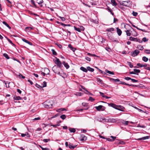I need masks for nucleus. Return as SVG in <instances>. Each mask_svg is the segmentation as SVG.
Returning <instances> with one entry per match:
<instances>
[{"mask_svg":"<svg viewBox=\"0 0 150 150\" xmlns=\"http://www.w3.org/2000/svg\"><path fill=\"white\" fill-rule=\"evenodd\" d=\"M108 9L109 11L111 13V14H112V15H114V13L112 12V10L110 9L109 7H108Z\"/></svg>","mask_w":150,"mask_h":150,"instance_id":"79ce46f5","label":"nucleus"},{"mask_svg":"<svg viewBox=\"0 0 150 150\" xmlns=\"http://www.w3.org/2000/svg\"><path fill=\"white\" fill-rule=\"evenodd\" d=\"M139 51L138 50H135L131 53L132 56L133 57L136 56L139 54Z\"/></svg>","mask_w":150,"mask_h":150,"instance_id":"423d86ee","label":"nucleus"},{"mask_svg":"<svg viewBox=\"0 0 150 150\" xmlns=\"http://www.w3.org/2000/svg\"><path fill=\"white\" fill-rule=\"evenodd\" d=\"M124 109L125 108L124 107L120 105H118L117 110L122 111H124Z\"/></svg>","mask_w":150,"mask_h":150,"instance_id":"9b49d317","label":"nucleus"},{"mask_svg":"<svg viewBox=\"0 0 150 150\" xmlns=\"http://www.w3.org/2000/svg\"><path fill=\"white\" fill-rule=\"evenodd\" d=\"M50 141V139H43V141L44 142H46V143L48 141Z\"/></svg>","mask_w":150,"mask_h":150,"instance_id":"bf43d9fd","label":"nucleus"},{"mask_svg":"<svg viewBox=\"0 0 150 150\" xmlns=\"http://www.w3.org/2000/svg\"><path fill=\"white\" fill-rule=\"evenodd\" d=\"M3 56L5 57L7 59H9V57H8V55L6 53H4L3 54Z\"/></svg>","mask_w":150,"mask_h":150,"instance_id":"c9c22d12","label":"nucleus"},{"mask_svg":"<svg viewBox=\"0 0 150 150\" xmlns=\"http://www.w3.org/2000/svg\"><path fill=\"white\" fill-rule=\"evenodd\" d=\"M67 111V110L65 108H61L56 110V111L58 112H59L61 111Z\"/></svg>","mask_w":150,"mask_h":150,"instance_id":"f3484780","label":"nucleus"},{"mask_svg":"<svg viewBox=\"0 0 150 150\" xmlns=\"http://www.w3.org/2000/svg\"><path fill=\"white\" fill-rule=\"evenodd\" d=\"M51 51H52V53L53 55H57V53L56 52V51H55L54 50L52 49Z\"/></svg>","mask_w":150,"mask_h":150,"instance_id":"37998d69","label":"nucleus"},{"mask_svg":"<svg viewBox=\"0 0 150 150\" xmlns=\"http://www.w3.org/2000/svg\"><path fill=\"white\" fill-rule=\"evenodd\" d=\"M137 48L140 50H142L144 49L143 47L141 45H138Z\"/></svg>","mask_w":150,"mask_h":150,"instance_id":"5701e85b","label":"nucleus"},{"mask_svg":"<svg viewBox=\"0 0 150 150\" xmlns=\"http://www.w3.org/2000/svg\"><path fill=\"white\" fill-rule=\"evenodd\" d=\"M83 94V93L81 92H77L74 94V95L77 96H81Z\"/></svg>","mask_w":150,"mask_h":150,"instance_id":"cd10ccee","label":"nucleus"},{"mask_svg":"<svg viewBox=\"0 0 150 150\" xmlns=\"http://www.w3.org/2000/svg\"><path fill=\"white\" fill-rule=\"evenodd\" d=\"M149 138V137L148 136H146V137H143L141 138H139V139H138L139 140H144L146 139H148Z\"/></svg>","mask_w":150,"mask_h":150,"instance_id":"a878e982","label":"nucleus"},{"mask_svg":"<svg viewBox=\"0 0 150 150\" xmlns=\"http://www.w3.org/2000/svg\"><path fill=\"white\" fill-rule=\"evenodd\" d=\"M119 82H120V83H119V84H123V85H125L128 86H136V87L137 86H136L135 85H133V84H127L124 82H123L122 81H119Z\"/></svg>","mask_w":150,"mask_h":150,"instance_id":"0eeeda50","label":"nucleus"},{"mask_svg":"<svg viewBox=\"0 0 150 150\" xmlns=\"http://www.w3.org/2000/svg\"><path fill=\"white\" fill-rule=\"evenodd\" d=\"M74 28L75 30H76L79 32H81L80 29L79 28H77L75 26H74Z\"/></svg>","mask_w":150,"mask_h":150,"instance_id":"e433bc0d","label":"nucleus"},{"mask_svg":"<svg viewBox=\"0 0 150 150\" xmlns=\"http://www.w3.org/2000/svg\"><path fill=\"white\" fill-rule=\"evenodd\" d=\"M129 122L128 121H124L123 123L125 125H127L128 124Z\"/></svg>","mask_w":150,"mask_h":150,"instance_id":"0e129e2a","label":"nucleus"},{"mask_svg":"<svg viewBox=\"0 0 150 150\" xmlns=\"http://www.w3.org/2000/svg\"><path fill=\"white\" fill-rule=\"evenodd\" d=\"M80 69L82 71L86 72H87V68L86 69L83 67H80Z\"/></svg>","mask_w":150,"mask_h":150,"instance_id":"aec40b11","label":"nucleus"},{"mask_svg":"<svg viewBox=\"0 0 150 150\" xmlns=\"http://www.w3.org/2000/svg\"><path fill=\"white\" fill-rule=\"evenodd\" d=\"M99 93L100 94V95L101 96H102L103 97H104V98H105V97H106L104 95V94L103 93L100 92Z\"/></svg>","mask_w":150,"mask_h":150,"instance_id":"69168bd1","label":"nucleus"},{"mask_svg":"<svg viewBox=\"0 0 150 150\" xmlns=\"http://www.w3.org/2000/svg\"><path fill=\"white\" fill-rule=\"evenodd\" d=\"M53 68L54 69H53V70L54 71V72L56 73L57 74H59V71H57V70H59V68H58L56 66H54L53 67Z\"/></svg>","mask_w":150,"mask_h":150,"instance_id":"39448f33","label":"nucleus"},{"mask_svg":"<svg viewBox=\"0 0 150 150\" xmlns=\"http://www.w3.org/2000/svg\"><path fill=\"white\" fill-rule=\"evenodd\" d=\"M81 88L83 89L86 92H88V93H90V92L88 91L83 86H81Z\"/></svg>","mask_w":150,"mask_h":150,"instance_id":"6e6d98bb","label":"nucleus"},{"mask_svg":"<svg viewBox=\"0 0 150 150\" xmlns=\"http://www.w3.org/2000/svg\"><path fill=\"white\" fill-rule=\"evenodd\" d=\"M127 64L129 65L130 68H132L133 67V65L131 64V63L129 62H127Z\"/></svg>","mask_w":150,"mask_h":150,"instance_id":"58836bf2","label":"nucleus"},{"mask_svg":"<svg viewBox=\"0 0 150 150\" xmlns=\"http://www.w3.org/2000/svg\"><path fill=\"white\" fill-rule=\"evenodd\" d=\"M138 127H140L143 128H145L146 127L144 125H138Z\"/></svg>","mask_w":150,"mask_h":150,"instance_id":"338daca9","label":"nucleus"},{"mask_svg":"<svg viewBox=\"0 0 150 150\" xmlns=\"http://www.w3.org/2000/svg\"><path fill=\"white\" fill-rule=\"evenodd\" d=\"M132 14L134 16H136L137 15V13L134 11H133Z\"/></svg>","mask_w":150,"mask_h":150,"instance_id":"052dcab7","label":"nucleus"},{"mask_svg":"<svg viewBox=\"0 0 150 150\" xmlns=\"http://www.w3.org/2000/svg\"><path fill=\"white\" fill-rule=\"evenodd\" d=\"M85 59L86 60L89 62H90L91 60V59L90 58L87 57H85Z\"/></svg>","mask_w":150,"mask_h":150,"instance_id":"13d9d810","label":"nucleus"},{"mask_svg":"<svg viewBox=\"0 0 150 150\" xmlns=\"http://www.w3.org/2000/svg\"><path fill=\"white\" fill-rule=\"evenodd\" d=\"M68 47L71 50H72L74 52L76 50V49L73 47L71 44L69 45Z\"/></svg>","mask_w":150,"mask_h":150,"instance_id":"2eb2a0df","label":"nucleus"},{"mask_svg":"<svg viewBox=\"0 0 150 150\" xmlns=\"http://www.w3.org/2000/svg\"><path fill=\"white\" fill-rule=\"evenodd\" d=\"M148 58L146 57H142V60L144 62H147L148 60Z\"/></svg>","mask_w":150,"mask_h":150,"instance_id":"7c9ffc66","label":"nucleus"},{"mask_svg":"<svg viewBox=\"0 0 150 150\" xmlns=\"http://www.w3.org/2000/svg\"><path fill=\"white\" fill-rule=\"evenodd\" d=\"M125 31L126 33V35L127 36H130L131 35V32L130 30H127Z\"/></svg>","mask_w":150,"mask_h":150,"instance_id":"dca6fc26","label":"nucleus"},{"mask_svg":"<svg viewBox=\"0 0 150 150\" xmlns=\"http://www.w3.org/2000/svg\"><path fill=\"white\" fill-rule=\"evenodd\" d=\"M129 40L131 41L138 42L139 43H142V41H141V40L140 39L137 38H134L132 37H130Z\"/></svg>","mask_w":150,"mask_h":150,"instance_id":"f03ea898","label":"nucleus"},{"mask_svg":"<svg viewBox=\"0 0 150 150\" xmlns=\"http://www.w3.org/2000/svg\"><path fill=\"white\" fill-rule=\"evenodd\" d=\"M76 145H73V144L70 143L69 144V148L71 149L73 148L74 149L75 147H76Z\"/></svg>","mask_w":150,"mask_h":150,"instance_id":"412c9836","label":"nucleus"},{"mask_svg":"<svg viewBox=\"0 0 150 150\" xmlns=\"http://www.w3.org/2000/svg\"><path fill=\"white\" fill-rule=\"evenodd\" d=\"M95 108L98 111H104L105 109V107L103 105H100L98 106L95 107Z\"/></svg>","mask_w":150,"mask_h":150,"instance_id":"20e7f679","label":"nucleus"},{"mask_svg":"<svg viewBox=\"0 0 150 150\" xmlns=\"http://www.w3.org/2000/svg\"><path fill=\"white\" fill-rule=\"evenodd\" d=\"M31 3L33 4V5L34 6V7L35 8L38 7L37 6V5L36 4V1H35L33 0H31Z\"/></svg>","mask_w":150,"mask_h":150,"instance_id":"4be33fe9","label":"nucleus"},{"mask_svg":"<svg viewBox=\"0 0 150 150\" xmlns=\"http://www.w3.org/2000/svg\"><path fill=\"white\" fill-rule=\"evenodd\" d=\"M81 138L80 139V140L81 141H84L85 140H86L87 139V138L85 135L83 134L81 135Z\"/></svg>","mask_w":150,"mask_h":150,"instance_id":"ddd939ff","label":"nucleus"},{"mask_svg":"<svg viewBox=\"0 0 150 150\" xmlns=\"http://www.w3.org/2000/svg\"><path fill=\"white\" fill-rule=\"evenodd\" d=\"M145 52L147 54H150V50H145Z\"/></svg>","mask_w":150,"mask_h":150,"instance_id":"3c124183","label":"nucleus"},{"mask_svg":"<svg viewBox=\"0 0 150 150\" xmlns=\"http://www.w3.org/2000/svg\"><path fill=\"white\" fill-rule=\"evenodd\" d=\"M40 147L41 148L42 150H49V149L48 148H44L41 146H40Z\"/></svg>","mask_w":150,"mask_h":150,"instance_id":"680f3d73","label":"nucleus"},{"mask_svg":"<svg viewBox=\"0 0 150 150\" xmlns=\"http://www.w3.org/2000/svg\"><path fill=\"white\" fill-rule=\"evenodd\" d=\"M131 3L130 1H124L122 2V5L125 6L130 7L132 6Z\"/></svg>","mask_w":150,"mask_h":150,"instance_id":"f257e3e1","label":"nucleus"},{"mask_svg":"<svg viewBox=\"0 0 150 150\" xmlns=\"http://www.w3.org/2000/svg\"><path fill=\"white\" fill-rule=\"evenodd\" d=\"M114 29L113 28H108L106 29V31L110 32L114 31Z\"/></svg>","mask_w":150,"mask_h":150,"instance_id":"a211bd4d","label":"nucleus"},{"mask_svg":"<svg viewBox=\"0 0 150 150\" xmlns=\"http://www.w3.org/2000/svg\"><path fill=\"white\" fill-rule=\"evenodd\" d=\"M117 33L118 35L119 36H120L121 35L122 33L121 30L120 29H119L118 28H117Z\"/></svg>","mask_w":150,"mask_h":150,"instance_id":"6ab92c4d","label":"nucleus"},{"mask_svg":"<svg viewBox=\"0 0 150 150\" xmlns=\"http://www.w3.org/2000/svg\"><path fill=\"white\" fill-rule=\"evenodd\" d=\"M69 129L71 132H76V130L74 128H69Z\"/></svg>","mask_w":150,"mask_h":150,"instance_id":"2f4dec72","label":"nucleus"},{"mask_svg":"<svg viewBox=\"0 0 150 150\" xmlns=\"http://www.w3.org/2000/svg\"><path fill=\"white\" fill-rule=\"evenodd\" d=\"M60 117L62 120H64L66 118V116L65 115H62L60 116Z\"/></svg>","mask_w":150,"mask_h":150,"instance_id":"a18cd8bd","label":"nucleus"},{"mask_svg":"<svg viewBox=\"0 0 150 150\" xmlns=\"http://www.w3.org/2000/svg\"><path fill=\"white\" fill-rule=\"evenodd\" d=\"M60 125L59 123H57L56 125H51V126H53L54 127H56L57 126H59Z\"/></svg>","mask_w":150,"mask_h":150,"instance_id":"8fccbe9b","label":"nucleus"},{"mask_svg":"<svg viewBox=\"0 0 150 150\" xmlns=\"http://www.w3.org/2000/svg\"><path fill=\"white\" fill-rule=\"evenodd\" d=\"M36 2L38 3L40 7H42V5L43 3V0H35Z\"/></svg>","mask_w":150,"mask_h":150,"instance_id":"1a4fd4ad","label":"nucleus"},{"mask_svg":"<svg viewBox=\"0 0 150 150\" xmlns=\"http://www.w3.org/2000/svg\"><path fill=\"white\" fill-rule=\"evenodd\" d=\"M131 79L132 78H130V77H125V79L126 80H127V81H128V80H131Z\"/></svg>","mask_w":150,"mask_h":150,"instance_id":"e2e57ef3","label":"nucleus"},{"mask_svg":"<svg viewBox=\"0 0 150 150\" xmlns=\"http://www.w3.org/2000/svg\"><path fill=\"white\" fill-rule=\"evenodd\" d=\"M110 138L112 139H110V138H107L106 139V140L109 141L110 142H112L115 140V139H116V137H114L113 136H111L110 137Z\"/></svg>","mask_w":150,"mask_h":150,"instance_id":"6e6552de","label":"nucleus"},{"mask_svg":"<svg viewBox=\"0 0 150 150\" xmlns=\"http://www.w3.org/2000/svg\"><path fill=\"white\" fill-rule=\"evenodd\" d=\"M33 29V28L30 27H27L25 28V30L27 31H30Z\"/></svg>","mask_w":150,"mask_h":150,"instance_id":"a19ab883","label":"nucleus"},{"mask_svg":"<svg viewBox=\"0 0 150 150\" xmlns=\"http://www.w3.org/2000/svg\"><path fill=\"white\" fill-rule=\"evenodd\" d=\"M87 55L92 57H97V56L95 54H91L90 53H88Z\"/></svg>","mask_w":150,"mask_h":150,"instance_id":"5fc2aeb1","label":"nucleus"},{"mask_svg":"<svg viewBox=\"0 0 150 150\" xmlns=\"http://www.w3.org/2000/svg\"><path fill=\"white\" fill-rule=\"evenodd\" d=\"M94 100L95 99L92 98L91 97H90L88 99V100L90 101L91 102H93Z\"/></svg>","mask_w":150,"mask_h":150,"instance_id":"09e8293b","label":"nucleus"},{"mask_svg":"<svg viewBox=\"0 0 150 150\" xmlns=\"http://www.w3.org/2000/svg\"><path fill=\"white\" fill-rule=\"evenodd\" d=\"M110 106L114 108L117 110L118 108V105H117L113 103H110L108 104Z\"/></svg>","mask_w":150,"mask_h":150,"instance_id":"9d476101","label":"nucleus"},{"mask_svg":"<svg viewBox=\"0 0 150 150\" xmlns=\"http://www.w3.org/2000/svg\"><path fill=\"white\" fill-rule=\"evenodd\" d=\"M97 81L99 83L102 84L103 82V81L100 79L99 78H97Z\"/></svg>","mask_w":150,"mask_h":150,"instance_id":"4c0bfd02","label":"nucleus"},{"mask_svg":"<svg viewBox=\"0 0 150 150\" xmlns=\"http://www.w3.org/2000/svg\"><path fill=\"white\" fill-rule=\"evenodd\" d=\"M119 144H122V145L125 144V142L122 141H121L120 140V142H119Z\"/></svg>","mask_w":150,"mask_h":150,"instance_id":"864d4df0","label":"nucleus"},{"mask_svg":"<svg viewBox=\"0 0 150 150\" xmlns=\"http://www.w3.org/2000/svg\"><path fill=\"white\" fill-rule=\"evenodd\" d=\"M35 86L36 87H37V88H38L39 89H41V88H42V86H40L37 84V83H36L35 84Z\"/></svg>","mask_w":150,"mask_h":150,"instance_id":"49530a36","label":"nucleus"},{"mask_svg":"<svg viewBox=\"0 0 150 150\" xmlns=\"http://www.w3.org/2000/svg\"><path fill=\"white\" fill-rule=\"evenodd\" d=\"M134 71L135 73V74L138 75V73H139L140 72V70L139 69H134Z\"/></svg>","mask_w":150,"mask_h":150,"instance_id":"bb28decb","label":"nucleus"},{"mask_svg":"<svg viewBox=\"0 0 150 150\" xmlns=\"http://www.w3.org/2000/svg\"><path fill=\"white\" fill-rule=\"evenodd\" d=\"M22 40L25 42L28 43L30 45H32L33 44L31 42L28 41V40L25 39V38H23L22 39Z\"/></svg>","mask_w":150,"mask_h":150,"instance_id":"f8f14e48","label":"nucleus"},{"mask_svg":"<svg viewBox=\"0 0 150 150\" xmlns=\"http://www.w3.org/2000/svg\"><path fill=\"white\" fill-rule=\"evenodd\" d=\"M110 80H112L114 81L115 82H119L120 81V80L119 79H115L113 78H110Z\"/></svg>","mask_w":150,"mask_h":150,"instance_id":"473e14b6","label":"nucleus"},{"mask_svg":"<svg viewBox=\"0 0 150 150\" xmlns=\"http://www.w3.org/2000/svg\"><path fill=\"white\" fill-rule=\"evenodd\" d=\"M87 70H88L90 71L93 72L94 71V69L93 68H91L89 67H87Z\"/></svg>","mask_w":150,"mask_h":150,"instance_id":"393cba45","label":"nucleus"},{"mask_svg":"<svg viewBox=\"0 0 150 150\" xmlns=\"http://www.w3.org/2000/svg\"><path fill=\"white\" fill-rule=\"evenodd\" d=\"M55 63L59 68L62 67V63L59 59L57 58L55 61Z\"/></svg>","mask_w":150,"mask_h":150,"instance_id":"7ed1b4c3","label":"nucleus"},{"mask_svg":"<svg viewBox=\"0 0 150 150\" xmlns=\"http://www.w3.org/2000/svg\"><path fill=\"white\" fill-rule=\"evenodd\" d=\"M7 38V40H8V42L10 43H11L13 46H14L15 45L14 44H13V42H12V41L10 40V39H9L8 38Z\"/></svg>","mask_w":150,"mask_h":150,"instance_id":"c03bdc74","label":"nucleus"},{"mask_svg":"<svg viewBox=\"0 0 150 150\" xmlns=\"http://www.w3.org/2000/svg\"><path fill=\"white\" fill-rule=\"evenodd\" d=\"M105 72H107V73H108L109 74L113 75L114 74V73L113 72L111 71H109L108 70H105Z\"/></svg>","mask_w":150,"mask_h":150,"instance_id":"f704fd0d","label":"nucleus"},{"mask_svg":"<svg viewBox=\"0 0 150 150\" xmlns=\"http://www.w3.org/2000/svg\"><path fill=\"white\" fill-rule=\"evenodd\" d=\"M148 40L147 39H146V37H144L143 38L142 40H141V41H142L143 42H146V41H148Z\"/></svg>","mask_w":150,"mask_h":150,"instance_id":"de8ad7c7","label":"nucleus"},{"mask_svg":"<svg viewBox=\"0 0 150 150\" xmlns=\"http://www.w3.org/2000/svg\"><path fill=\"white\" fill-rule=\"evenodd\" d=\"M9 29H11V27L9 26V25L5 21H3L2 22Z\"/></svg>","mask_w":150,"mask_h":150,"instance_id":"c85d7f7f","label":"nucleus"},{"mask_svg":"<svg viewBox=\"0 0 150 150\" xmlns=\"http://www.w3.org/2000/svg\"><path fill=\"white\" fill-rule=\"evenodd\" d=\"M131 80L132 81V82L134 83L137 82L138 81V80L133 79H131Z\"/></svg>","mask_w":150,"mask_h":150,"instance_id":"4d7b16f0","label":"nucleus"},{"mask_svg":"<svg viewBox=\"0 0 150 150\" xmlns=\"http://www.w3.org/2000/svg\"><path fill=\"white\" fill-rule=\"evenodd\" d=\"M147 65L146 64H142L140 63H138L137 64V66H139L141 67H146V66H147Z\"/></svg>","mask_w":150,"mask_h":150,"instance_id":"b1692460","label":"nucleus"},{"mask_svg":"<svg viewBox=\"0 0 150 150\" xmlns=\"http://www.w3.org/2000/svg\"><path fill=\"white\" fill-rule=\"evenodd\" d=\"M62 64L64 65L67 69H68L69 68V66L67 63L65 62H62Z\"/></svg>","mask_w":150,"mask_h":150,"instance_id":"4468645a","label":"nucleus"},{"mask_svg":"<svg viewBox=\"0 0 150 150\" xmlns=\"http://www.w3.org/2000/svg\"><path fill=\"white\" fill-rule=\"evenodd\" d=\"M42 88L43 87H45L47 86V83L46 81H44L43 83H42Z\"/></svg>","mask_w":150,"mask_h":150,"instance_id":"ea45409f","label":"nucleus"},{"mask_svg":"<svg viewBox=\"0 0 150 150\" xmlns=\"http://www.w3.org/2000/svg\"><path fill=\"white\" fill-rule=\"evenodd\" d=\"M18 76L20 78H21V77L22 78L24 79H25V76H23V75L21 74H19Z\"/></svg>","mask_w":150,"mask_h":150,"instance_id":"603ef678","label":"nucleus"},{"mask_svg":"<svg viewBox=\"0 0 150 150\" xmlns=\"http://www.w3.org/2000/svg\"><path fill=\"white\" fill-rule=\"evenodd\" d=\"M21 98L20 96H15L13 97V99L15 100H19L21 99Z\"/></svg>","mask_w":150,"mask_h":150,"instance_id":"72a5a7b5","label":"nucleus"},{"mask_svg":"<svg viewBox=\"0 0 150 150\" xmlns=\"http://www.w3.org/2000/svg\"><path fill=\"white\" fill-rule=\"evenodd\" d=\"M111 2L113 6H116L117 5V4L116 3L115 0H111Z\"/></svg>","mask_w":150,"mask_h":150,"instance_id":"c756f323","label":"nucleus"},{"mask_svg":"<svg viewBox=\"0 0 150 150\" xmlns=\"http://www.w3.org/2000/svg\"><path fill=\"white\" fill-rule=\"evenodd\" d=\"M59 17L61 19V20L62 21H64L65 20V19L64 17Z\"/></svg>","mask_w":150,"mask_h":150,"instance_id":"774afa93","label":"nucleus"}]
</instances>
